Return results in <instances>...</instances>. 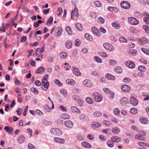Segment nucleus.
<instances>
[{"mask_svg": "<svg viewBox=\"0 0 149 149\" xmlns=\"http://www.w3.org/2000/svg\"><path fill=\"white\" fill-rule=\"evenodd\" d=\"M92 97L96 102H100L102 100V97L99 93H93Z\"/></svg>", "mask_w": 149, "mask_h": 149, "instance_id": "f257e3e1", "label": "nucleus"}, {"mask_svg": "<svg viewBox=\"0 0 149 149\" xmlns=\"http://www.w3.org/2000/svg\"><path fill=\"white\" fill-rule=\"evenodd\" d=\"M103 46L106 49L109 51H113L114 49L113 46L109 43H104L103 44Z\"/></svg>", "mask_w": 149, "mask_h": 149, "instance_id": "f03ea898", "label": "nucleus"}, {"mask_svg": "<svg viewBox=\"0 0 149 149\" xmlns=\"http://www.w3.org/2000/svg\"><path fill=\"white\" fill-rule=\"evenodd\" d=\"M128 21L131 24L134 25H136L139 23L138 20L135 18L133 17H130L128 18Z\"/></svg>", "mask_w": 149, "mask_h": 149, "instance_id": "7ed1b4c3", "label": "nucleus"}, {"mask_svg": "<svg viewBox=\"0 0 149 149\" xmlns=\"http://www.w3.org/2000/svg\"><path fill=\"white\" fill-rule=\"evenodd\" d=\"M50 131L55 135H59L62 134L61 131L57 128H52L50 129Z\"/></svg>", "mask_w": 149, "mask_h": 149, "instance_id": "20e7f679", "label": "nucleus"}, {"mask_svg": "<svg viewBox=\"0 0 149 149\" xmlns=\"http://www.w3.org/2000/svg\"><path fill=\"white\" fill-rule=\"evenodd\" d=\"M120 5L121 7L124 9H128L130 7V3L126 1H122L120 3Z\"/></svg>", "mask_w": 149, "mask_h": 149, "instance_id": "39448f33", "label": "nucleus"}, {"mask_svg": "<svg viewBox=\"0 0 149 149\" xmlns=\"http://www.w3.org/2000/svg\"><path fill=\"white\" fill-rule=\"evenodd\" d=\"M138 42L140 45H144L147 42L149 43V39H147L145 37H143L139 39Z\"/></svg>", "mask_w": 149, "mask_h": 149, "instance_id": "423d86ee", "label": "nucleus"}, {"mask_svg": "<svg viewBox=\"0 0 149 149\" xmlns=\"http://www.w3.org/2000/svg\"><path fill=\"white\" fill-rule=\"evenodd\" d=\"M130 100L131 104L133 106H136L138 104V100L134 97H131Z\"/></svg>", "mask_w": 149, "mask_h": 149, "instance_id": "0eeeda50", "label": "nucleus"}, {"mask_svg": "<svg viewBox=\"0 0 149 149\" xmlns=\"http://www.w3.org/2000/svg\"><path fill=\"white\" fill-rule=\"evenodd\" d=\"M125 65L128 67L130 68H134L135 67V64L133 62L129 61L125 63Z\"/></svg>", "mask_w": 149, "mask_h": 149, "instance_id": "6e6552de", "label": "nucleus"}, {"mask_svg": "<svg viewBox=\"0 0 149 149\" xmlns=\"http://www.w3.org/2000/svg\"><path fill=\"white\" fill-rule=\"evenodd\" d=\"M4 130L6 131L7 133L10 135H12V132L13 130V128L11 127L5 126Z\"/></svg>", "mask_w": 149, "mask_h": 149, "instance_id": "1a4fd4ad", "label": "nucleus"}, {"mask_svg": "<svg viewBox=\"0 0 149 149\" xmlns=\"http://www.w3.org/2000/svg\"><path fill=\"white\" fill-rule=\"evenodd\" d=\"M91 30L93 33L97 36H100V33L98 30L95 27H93L91 28Z\"/></svg>", "mask_w": 149, "mask_h": 149, "instance_id": "9d476101", "label": "nucleus"}, {"mask_svg": "<svg viewBox=\"0 0 149 149\" xmlns=\"http://www.w3.org/2000/svg\"><path fill=\"white\" fill-rule=\"evenodd\" d=\"M107 9L108 11L114 13H117L118 11V9L116 7L110 6L107 7Z\"/></svg>", "mask_w": 149, "mask_h": 149, "instance_id": "9b49d317", "label": "nucleus"}, {"mask_svg": "<svg viewBox=\"0 0 149 149\" xmlns=\"http://www.w3.org/2000/svg\"><path fill=\"white\" fill-rule=\"evenodd\" d=\"M64 124L67 127L72 128L73 126L74 123L70 120H67L65 122Z\"/></svg>", "mask_w": 149, "mask_h": 149, "instance_id": "f8f14e48", "label": "nucleus"}, {"mask_svg": "<svg viewBox=\"0 0 149 149\" xmlns=\"http://www.w3.org/2000/svg\"><path fill=\"white\" fill-rule=\"evenodd\" d=\"M72 68H73V69L72 70V71L75 75L77 76L81 75V73L78 68L75 67H72Z\"/></svg>", "mask_w": 149, "mask_h": 149, "instance_id": "ddd939ff", "label": "nucleus"}, {"mask_svg": "<svg viewBox=\"0 0 149 149\" xmlns=\"http://www.w3.org/2000/svg\"><path fill=\"white\" fill-rule=\"evenodd\" d=\"M80 120L85 122H88L89 121L88 117L84 114H81L79 116Z\"/></svg>", "mask_w": 149, "mask_h": 149, "instance_id": "4468645a", "label": "nucleus"}, {"mask_svg": "<svg viewBox=\"0 0 149 149\" xmlns=\"http://www.w3.org/2000/svg\"><path fill=\"white\" fill-rule=\"evenodd\" d=\"M128 100L125 97H122L120 101V104L121 105L125 106L128 102Z\"/></svg>", "mask_w": 149, "mask_h": 149, "instance_id": "2eb2a0df", "label": "nucleus"}, {"mask_svg": "<svg viewBox=\"0 0 149 149\" xmlns=\"http://www.w3.org/2000/svg\"><path fill=\"white\" fill-rule=\"evenodd\" d=\"M122 90L125 92H128L130 88V86L126 85H123L121 86Z\"/></svg>", "mask_w": 149, "mask_h": 149, "instance_id": "dca6fc26", "label": "nucleus"}, {"mask_svg": "<svg viewBox=\"0 0 149 149\" xmlns=\"http://www.w3.org/2000/svg\"><path fill=\"white\" fill-rule=\"evenodd\" d=\"M111 140L113 142L118 143L120 141L121 139L119 137L114 136L111 137Z\"/></svg>", "mask_w": 149, "mask_h": 149, "instance_id": "f3484780", "label": "nucleus"}, {"mask_svg": "<svg viewBox=\"0 0 149 149\" xmlns=\"http://www.w3.org/2000/svg\"><path fill=\"white\" fill-rule=\"evenodd\" d=\"M111 24L112 26L116 29H118L121 27L120 24L117 22H113Z\"/></svg>", "mask_w": 149, "mask_h": 149, "instance_id": "a211bd4d", "label": "nucleus"}, {"mask_svg": "<svg viewBox=\"0 0 149 149\" xmlns=\"http://www.w3.org/2000/svg\"><path fill=\"white\" fill-rule=\"evenodd\" d=\"M82 146L85 148H90L91 146L89 143L86 142H83L81 143Z\"/></svg>", "mask_w": 149, "mask_h": 149, "instance_id": "6ab92c4d", "label": "nucleus"}, {"mask_svg": "<svg viewBox=\"0 0 149 149\" xmlns=\"http://www.w3.org/2000/svg\"><path fill=\"white\" fill-rule=\"evenodd\" d=\"M25 139L24 136L23 135H21L19 136L17 139V141L19 143L21 144L23 142Z\"/></svg>", "mask_w": 149, "mask_h": 149, "instance_id": "aec40b11", "label": "nucleus"}, {"mask_svg": "<svg viewBox=\"0 0 149 149\" xmlns=\"http://www.w3.org/2000/svg\"><path fill=\"white\" fill-rule=\"evenodd\" d=\"M43 85H42L41 88L44 91H46L47 90L49 86V82H47L46 83H45Z\"/></svg>", "mask_w": 149, "mask_h": 149, "instance_id": "412c9836", "label": "nucleus"}, {"mask_svg": "<svg viewBox=\"0 0 149 149\" xmlns=\"http://www.w3.org/2000/svg\"><path fill=\"white\" fill-rule=\"evenodd\" d=\"M105 77L106 78L109 80H114L115 79V77L114 76L109 73H107L106 74Z\"/></svg>", "mask_w": 149, "mask_h": 149, "instance_id": "4be33fe9", "label": "nucleus"}, {"mask_svg": "<svg viewBox=\"0 0 149 149\" xmlns=\"http://www.w3.org/2000/svg\"><path fill=\"white\" fill-rule=\"evenodd\" d=\"M54 141L55 142L61 143H64L65 141L64 139H61L57 137H55L54 138Z\"/></svg>", "mask_w": 149, "mask_h": 149, "instance_id": "5701e85b", "label": "nucleus"}, {"mask_svg": "<svg viewBox=\"0 0 149 149\" xmlns=\"http://www.w3.org/2000/svg\"><path fill=\"white\" fill-rule=\"evenodd\" d=\"M115 71L117 73H121L123 71V69L120 66H117L114 69Z\"/></svg>", "mask_w": 149, "mask_h": 149, "instance_id": "b1692460", "label": "nucleus"}, {"mask_svg": "<svg viewBox=\"0 0 149 149\" xmlns=\"http://www.w3.org/2000/svg\"><path fill=\"white\" fill-rule=\"evenodd\" d=\"M112 131L114 134H118L120 132V129L118 127H116L112 128Z\"/></svg>", "mask_w": 149, "mask_h": 149, "instance_id": "393cba45", "label": "nucleus"}, {"mask_svg": "<svg viewBox=\"0 0 149 149\" xmlns=\"http://www.w3.org/2000/svg\"><path fill=\"white\" fill-rule=\"evenodd\" d=\"M76 28L79 31H81L83 29L81 24L79 23L75 24Z\"/></svg>", "mask_w": 149, "mask_h": 149, "instance_id": "a878e982", "label": "nucleus"}, {"mask_svg": "<svg viewBox=\"0 0 149 149\" xmlns=\"http://www.w3.org/2000/svg\"><path fill=\"white\" fill-rule=\"evenodd\" d=\"M84 37L88 40L91 41L93 40L92 36L90 35L89 33H86L84 35Z\"/></svg>", "mask_w": 149, "mask_h": 149, "instance_id": "bb28decb", "label": "nucleus"}, {"mask_svg": "<svg viewBox=\"0 0 149 149\" xmlns=\"http://www.w3.org/2000/svg\"><path fill=\"white\" fill-rule=\"evenodd\" d=\"M128 53L132 56H135L137 54V52L136 50L132 49L129 51Z\"/></svg>", "mask_w": 149, "mask_h": 149, "instance_id": "cd10ccee", "label": "nucleus"}, {"mask_svg": "<svg viewBox=\"0 0 149 149\" xmlns=\"http://www.w3.org/2000/svg\"><path fill=\"white\" fill-rule=\"evenodd\" d=\"M45 71V68L43 67H41L38 68L36 71L37 73L42 74Z\"/></svg>", "mask_w": 149, "mask_h": 149, "instance_id": "c85d7f7f", "label": "nucleus"}, {"mask_svg": "<svg viewBox=\"0 0 149 149\" xmlns=\"http://www.w3.org/2000/svg\"><path fill=\"white\" fill-rule=\"evenodd\" d=\"M70 116L66 113L62 114L61 115V118L64 119H69L70 118Z\"/></svg>", "mask_w": 149, "mask_h": 149, "instance_id": "c756f323", "label": "nucleus"}, {"mask_svg": "<svg viewBox=\"0 0 149 149\" xmlns=\"http://www.w3.org/2000/svg\"><path fill=\"white\" fill-rule=\"evenodd\" d=\"M71 109L73 112H77L78 113H80V111L77 108L75 107H71Z\"/></svg>", "mask_w": 149, "mask_h": 149, "instance_id": "7c9ffc66", "label": "nucleus"}, {"mask_svg": "<svg viewBox=\"0 0 149 149\" xmlns=\"http://www.w3.org/2000/svg\"><path fill=\"white\" fill-rule=\"evenodd\" d=\"M140 121L143 124H147V119L143 117H141L139 119Z\"/></svg>", "mask_w": 149, "mask_h": 149, "instance_id": "2f4dec72", "label": "nucleus"}, {"mask_svg": "<svg viewBox=\"0 0 149 149\" xmlns=\"http://www.w3.org/2000/svg\"><path fill=\"white\" fill-rule=\"evenodd\" d=\"M101 124L97 122H95L91 125L92 127L93 128L97 127L99 128L101 127Z\"/></svg>", "mask_w": 149, "mask_h": 149, "instance_id": "473e14b6", "label": "nucleus"}, {"mask_svg": "<svg viewBox=\"0 0 149 149\" xmlns=\"http://www.w3.org/2000/svg\"><path fill=\"white\" fill-rule=\"evenodd\" d=\"M67 56V54L65 52H63L61 53L60 54V56L62 59H64Z\"/></svg>", "mask_w": 149, "mask_h": 149, "instance_id": "72a5a7b5", "label": "nucleus"}, {"mask_svg": "<svg viewBox=\"0 0 149 149\" xmlns=\"http://www.w3.org/2000/svg\"><path fill=\"white\" fill-rule=\"evenodd\" d=\"M138 70L141 72H145L146 70V67L142 65H139L138 68Z\"/></svg>", "mask_w": 149, "mask_h": 149, "instance_id": "f704fd0d", "label": "nucleus"}, {"mask_svg": "<svg viewBox=\"0 0 149 149\" xmlns=\"http://www.w3.org/2000/svg\"><path fill=\"white\" fill-rule=\"evenodd\" d=\"M65 45L66 47L68 49L71 48L72 46V42L70 41H68L67 42H66Z\"/></svg>", "mask_w": 149, "mask_h": 149, "instance_id": "c9c22d12", "label": "nucleus"}, {"mask_svg": "<svg viewBox=\"0 0 149 149\" xmlns=\"http://www.w3.org/2000/svg\"><path fill=\"white\" fill-rule=\"evenodd\" d=\"M65 30L66 32L69 35H72V32L70 26H67L65 28Z\"/></svg>", "mask_w": 149, "mask_h": 149, "instance_id": "e433bc0d", "label": "nucleus"}, {"mask_svg": "<svg viewBox=\"0 0 149 149\" xmlns=\"http://www.w3.org/2000/svg\"><path fill=\"white\" fill-rule=\"evenodd\" d=\"M57 30H58L57 33V36L59 37L61 34V32L62 31V28L61 27H58L57 28Z\"/></svg>", "mask_w": 149, "mask_h": 149, "instance_id": "4c0bfd02", "label": "nucleus"}, {"mask_svg": "<svg viewBox=\"0 0 149 149\" xmlns=\"http://www.w3.org/2000/svg\"><path fill=\"white\" fill-rule=\"evenodd\" d=\"M66 83L68 84L73 85L75 83V81L72 79H68L66 81Z\"/></svg>", "mask_w": 149, "mask_h": 149, "instance_id": "58836bf2", "label": "nucleus"}, {"mask_svg": "<svg viewBox=\"0 0 149 149\" xmlns=\"http://www.w3.org/2000/svg\"><path fill=\"white\" fill-rule=\"evenodd\" d=\"M31 90V91L35 95H37L38 93V90L35 87H32Z\"/></svg>", "mask_w": 149, "mask_h": 149, "instance_id": "ea45409f", "label": "nucleus"}, {"mask_svg": "<svg viewBox=\"0 0 149 149\" xmlns=\"http://www.w3.org/2000/svg\"><path fill=\"white\" fill-rule=\"evenodd\" d=\"M143 29L147 33H149V27L147 25H144L143 26Z\"/></svg>", "mask_w": 149, "mask_h": 149, "instance_id": "a19ab883", "label": "nucleus"}, {"mask_svg": "<svg viewBox=\"0 0 149 149\" xmlns=\"http://www.w3.org/2000/svg\"><path fill=\"white\" fill-rule=\"evenodd\" d=\"M107 146L110 148H112L114 146V144L113 141H108L107 142Z\"/></svg>", "mask_w": 149, "mask_h": 149, "instance_id": "79ce46f5", "label": "nucleus"}, {"mask_svg": "<svg viewBox=\"0 0 149 149\" xmlns=\"http://www.w3.org/2000/svg\"><path fill=\"white\" fill-rule=\"evenodd\" d=\"M94 115L95 117H99L101 116L102 115V113L98 111H96L94 112Z\"/></svg>", "mask_w": 149, "mask_h": 149, "instance_id": "37998d69", "label": "nucleus"}, {"mask_svg": "<svg viewBox=\"0 0 149 149\" xmlns=\"http://www.w3.org/2000/svg\"><path fill=\"white\" fill-rule=\"evenodd\" d=\"M111 132V129H106L105 130H103V133L108 135L110 134Z\"/></svg>", "mask_w": 149, "mask_h": 149, "instance_id": "c03bdc74", "label": "nucleus"}, {"mask_svg": "<svg viewBox=\"0 0 149 149\" xmlns=\"http://www.w3.org/2000/svg\"><path fill=\"white\" fill-rule=\"evenodd\" d=\"M94 60L97 62L99 63H101L102 62V60L99 57L95 56L94 57Z\"/></svg>", "mask_w": 149, "mask_h": 149, "instance_id": "a18cd8bd", "label": "nucleus"}, {"mask_svg": "<svg viewBox=\"0 0 149 149\" xmlns=\"http://www.w3.org/2000/svg\"><path fill=\"white\" fill-rule=\"evenodd\" d=\"M43 123L45 125L47 126L51 124L52 123L50 121H48L46 120H43Z\"/></svg>", "mask_w": 149, "mask_h": 149, "instance_id": "49530a36", "label": "nucleus"}, {"mask_svg": "<svg viewBox=\"0 0 149 149\" xmlns=\"http://www.w3.org/2000/svg\"><path fill=\"white\" fill-rule=\"evenodd\" d=\"M54 82L55 84H56L59 86H61L62 85V84L60 81L57 79H55Z\"/></svg>", "mask_w": 149, "mask_h": 149, "instance_id": "de8ad7c7", "label": "nucleus"}, {"mask_svg": "<svg viewBox=\"0 0 149 149\" xmlns=\"http://www.w3.org/2000/svg\"><path fill=\"white\" fill-rule=\"evenodd\" d=\"M86 101L90 104H93V100L90 97H87L86 99Z\"/></svg>", "mask_w": 149, "mask_h": 149, "instance_id": "09e8293b", "label": "nucleus"}, {"mask_svg": "<svg viewBox=\"0 0 149 149\" xmlns=\"http://www.w3.org/2000/svg\"><path fill=\"white\" fill-rule=\"evenodd\" d=\"M80 40L78 39H76L75 40V44L76 46H79L81 44Z\"/></svg>", "mask_w": 149, "mask_h": 149, "instance_id": "8fccbe9b", "label": "nucleus"}, {"mask_svg": "<svg viewBox=\"0 0 149 149\" xmlns=\"http://www.w3.org/2000/svg\"><path fill=\"white\" fill-rule=\"evenodd\" d=\"M103 91L106 93L110 94L111 91L107 88H103Z\"/></svg>", "mask_w": 149, "mask_h": 149, "instance_id": "3c124183", "label": "nucleus"}, {"mask_svg": "<svg viewBox=\"0 0 149 149\" xmlns=\"http://www.w3.org/2000/svg\"><path fill=\"white\" fill-rule=\"evenodd\" d=\"M137 109L135 108H132L130 110V112L132 113H135L137 112Z\"/></svg>", "mask_w": 149, "mask_h": 149, "instance_id": "603ef678", "label": "nucleus"}, {"mask_svg": "<svg viewBox=\"0 0 149 149\" xmlns=\"http://www.w3.org/2000/svg\"><path fill=\"white\" fill-rule=\"evenodd\" d=\"M60 91L61 93L65 97L67 96V94L66 91L64 90V89H62L60 90Z\"/></svg>", "mask_w": 149, "mask_h": 149, "instance_id": "864d4df0", "label": "nucleus"}, {"mask_svg": "<svg viewBox=\"0 0 149 149\" xmlns=\"http://www.w3.org/2000/svg\"><path fill=\"white\" fill-rule=\"evenodd\" d=\"M103 123L107 126H109L110 125H111V124L110 121L108 120H104L103 121Z\"/></svg>", "mask_w": 149, "mask_h": 149, "instance_id": "5fc2aeb1", "label": "nucleus"}, {"mask_svg": "<svg viewBox=\"0 0 149 149\" xmlns=\"http://www.w3.org/2000/svg\"><path fill=\"white\" fill-rule=\"evenodd\" d=\"M78 10V9L76 7L75 8L74 10H73L74 11V14L75 16L76 17H78L79 15Z\"/></svg>", "mask_w": 149, "mask_h": 149, "instance_id": "6e6d98bb", "label": "nucleus"}, {"mask_svg": "<svg viewBox=\"0 0 149 149\" xmlns=\"http://www.w3.org/2000/svg\"><path fill=\"white\" fill-rule=\"evenodd\" d=\"M44 108L45 110L48 112H50L51 111V109L47 105H45L44 106Z\"/></svg>", "mask_w": 149, "mask_h": 149, "instance_id": "4d7b16f0", "label": "nucleus"}, {"mask_svg": "<svg viewBox=\"0 0 149 149\" xmlns=\"http://www.w3.org/2000/svg\"><path fill=\"white\" fill-rule=\"evenodd\" d=\"M119 41L121 42H126L127 41V40L126 38L123 37H121L119 38Z\"/></svg>", "mask_w": 149, "mask_h": 149, "instance_id": "13d9d810", "label": "nucleus"}, {"mask_svg": "<svg viewBox=\"0 0 149 149\" xmlns=\"http://www.w3.org/2000/svg\"><path fill=\"white\" fill-rule=\"evenodd\" d=\"M53 17L52 16L50 17L49 19H48V21L47 22V25H48V23H49V24H52L53 22Z\"/></svg>", "mask_w": 149, "mask_h": 149, "instance_id": "bf43d9fd", "label": "nucleus"}, {"mask_svg": "<svg viewBox=\"0 0 149 149\" xmlns=\"http://www.w3.org/2000/svg\"><path fill=\"white\" fill-rule=\"evenodd\" d=\"M109 63L112 65H114L116 64V61L113 60H111L109 61Z\"/></svg>", "mask_w": 149, "mask_h": 149, "instance_id": "052dcab7", "label": "nucleus"}, {"mask_svg": "<svg viewBox=\"0 0 149 149\" xmlns=\"http://www.w3.org/2000/svg\"><path fill=\"white\" fill-rule=\"evenodd\" d=\"M120 111L118 109L116 108L115 109L113 110L114 113L116 115H118Z\"/></svg>", "mask_w": 149, "mask_h": 149, "instance_id": "680f3d73", "label": "nucleus"}, {"mask_svg": "<svg viewBox=\"0 0 149 149\" xmlns=\"http://www.w3.org/2000/svg\"><path fill=\"white\" fill-rule=\"evenodd\" d=\"M28 147L29 149H36L34 146L31 143L29 144Z\"/></svg>", "mask_w": 149, "mask_h": 149, "instance_id": "e2e57ef3", "label": "nucleus"}, {"mask_svg": "<svg viewBox=\"0 0 149 149\" xmlns=\"http://www.w3.org/2000/svg\"><path fill=\"white\" fill-rule=\"evenodd\" d=\"M94 4L97 7H100L102 6L101 3L98 1H95L94 3Z\"/></svg>", "mask_w": 149, "mask_h": 149, "instance_id": "0e129e2a", "label": "nucleus"}, {"mask_svg": "<svg viewBox=\"0 0 149 149\" xmlns=\"http://www.w3.org/2000/svg\"><path fill=\"white\" fill-rule=\"evenodd\" d=\"M143 21L146 24L149 25V18L148 17H144L143 18Z\"/></svg>", "mask_w": 149, "mask_h": 149, "instance_id": "69168bd1", "label": "nucleus"}, {"mask_svg": "<svg viewBox=\"0 0 149 149\" xmlns=\"http://www.w3.org/2000/svg\"><path fill=\"white\" fill-rule=\"evenodd\" d=\"M35 84L37 86H39L41 85V83L39 80H36L35 82Z\"/></svg>", "mask_w": 149, "mask_h": 149, "instance_id": "338daca9", "label": "nucleus"}, {"mask_svg": "<svg viewBox=\"0 0 149 149\" xmlns=\"http://www.w3.org/2000/svg\"><path fill=\"white\" fill-rule=\"evenodd\" d=\"M92 85L93 84L92 82L89 80L88 82H87V84L85 86L87 87H91Z\"/></svg>", "mask_w": 149, "mask_h": 149, "instance_id": "774afa93", "label": "nucleus"}]
</instances>
